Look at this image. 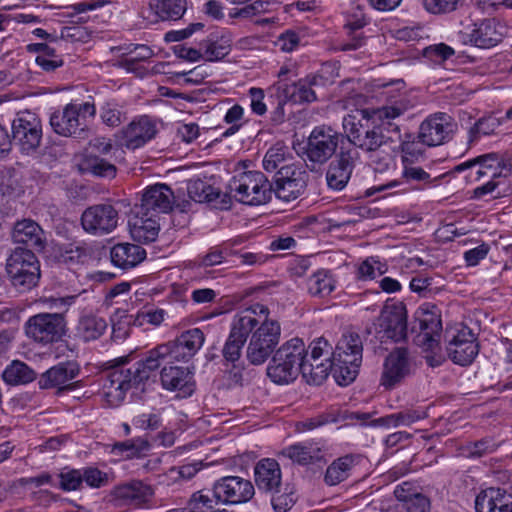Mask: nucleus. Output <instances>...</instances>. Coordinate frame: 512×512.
<instances>
[{"label":"nucleus","mask_w":512,"mask_h":512,"mask_svg":"<svg viewBox=\"0 0 512 512\" xmlns=\"http://www.w3.org/2000/svg\"><path fill=\"white\" fill-rule=\"evenodd\" d=\"M387 89V104L377 110H357L354 114L344 116L342 127L347 137V145L340 146L335 158L330 162L326 181L328 187L340 191L344 189L355 168L359 158L357 149L369 153L374 157L382 153L379 158L373 159L376 170H385L391 162L390 152L392 144L401 141L400 127L393 122L413 107L409 96L402 92L405 83L397 79L381 85Z\"/></svg>","instance_id":"1"},{"label":"nucleus","mask_w":512,"mask_h":512,"mask_svg":"<svg viewBox=\"0 0 512 512\" xmlns=\"http://www.w3.org/2000/svg\"><path fill=\"white\" fill-rule=\"evenodd\" d=\"M309 363L308 350L300 338L283 343L273 354L267 367L268 377L277 384H288L301 373L309 384L320 385L327 378V367Z\"/></svg>","instance_id":"2"},{"label":"nucleus","mask_w":512,"mask_h":512,"mask_svg":"<svg viewBox=\"0 0 512 512\" xmlns=\"http://www.w3.org/2000/svg\"><path fill=\"white\" fill-rule=\"evenodd\" d=\"M242 322L249 320L246 336L250 340L246 349L247 360L252 365H261L273 354L280 342L281 325L270 318L267 306L256 303L239 311Z\"/></svg>","instance_id":"3"},{"label":"nucleus","mask_w":512,"mask_h":512,"mask_svg":"<svg viewBox=\"0 0 512 512\" xmlns=\"http://www.w3.org/2000/svg\"><path fill=\"white\" fill-rule=\"evenodd\" d=\"M166 358H169L168 349L161 344L150 350L144 360L130 367L121 365L110 370L103 384V396L107 403L113 407L119 406L127 391L148 380Z\"/></svg>","instance_id":"4"},{"label":"nucleus","mask_w":512,"mask_h":512,"mask_svg":"<svg viewBox=\"0 0 512 512\" xmlns=\"http://www.w3.org/2000/svg\"><path fill=\"white\" fill-rule=\"evenodd\" d=\"M363 344L360 336L355 332H346L338 341L332 353V361L326 360L323 365L340 385H348L355 380L362 363Z\"/></svg>","instance_id":"5"},{"label":"nucleus","mask_w":512,"mask_h":512,"mask_svg":"<svg viewBox=\"0 0 512 512\" xmlns=\"http://www.w3.org/2000/svg\"><path fill=\"white\" fill-rule=\"evenodd\" d=\"M347 137L334 130L331 126H316L310 132L302 151L298 155L304 160L310 171H316L326 164L334 155L337 148L346 145Z\"/></svg>","instance_id":"6"},{"label":"nucleus","mask_w":512,"mask_h":512,"mask_svg":"<svg viewBox=\"0 0 512 512\" xmlns=\"http://www.w3.org/2000/svg\"><path fill=\"white\" fill-rule=\"evenodd\" d=\"M228 189L239 203L249 206L264 205L271 201L273 184L261 171H244L232 177Z\"/></svg>","instance_id":"7"},{"label":"nucleus","mask_w":512,"mask_h":512,"mask_svg":"<svg viewBox=\"0 0 512 512\" xmlns=\"http://www.w3.org/2000/svg\"><path fill=\"white\" fill-rule=\"evenodd\" d=\"M6 272L12 286L19 292L36 287L41 276L40 263L30 249L16 247L6 261Z\"/></svg>","instance_id":"8"},{"label":"nucleus","mask_w":512,"mask_h":512,"mask_svg":"<svg viewBox=\"0 0 512 512\" xmlns=\"http://www.w3.org/2000/svg\"><path fill=\"white\" fill-rule=\"evenodd\" d=\"M95 114L96 107L93 103H70L63 110L51 114L50 125L61 136L86 138L89 132L86 118H93Z\"/></svg>","instance_id":"9"},{"label":"nucleus","mask_w":512,"mask_h":512,"mask_svg":"<svg viewBox=\"0 0 512 512\" xmlns=\"http://www.w3.org/2000/svg\"><path fill=\"white\" fill-rule=\"evenodd\" d=\"M416 333L415 343L426 351H434L440 341L442 331L441 314L434 304L421 305L414 314L411 328Z\"/></svg>","instance_id":"10"},{"label":"nucleus","mask_w":512,"mask_h":512,"mask_svg":"<svg viewBox=\"0 0 512 512\" xmlns=\"http://www.w3.org/2000/svg\"><path fill=\"white\" fill-rule=\"evenodd\" d=\"M24 331L30 340L46 346L66 335L67 323L62 313H38L28 318Z\"/></svg>","instance_id":"11"},{"label":"nucleus","mask_w":512,"mask_h":512,"mask_svg":"<svg viewBox=\"0 0 512 512\" xmlns=\"http://www.w3.org/2000/svg\"><path fill=\"white\" fill-rule=\"evenodd\" d=\"M12 143L24 153L37 150L42 141V124L39 117L30 112H19L12 122Z\"/></svg>","instance_id":"12"},{"label":"nucleus","mask_w":512,"mask_h":512,"mask_svg":"<svg viewBox=\"0 0 512 512\" xmlns=\"http://www.w3.org/2000/svg\"><path fill=\"white\" fill-rule=\"evenodd\" d=\"M308 178L302 167L294 164L281 166L274 177L273 194L283 201H293L306 190Z\"/></svg>","instance_id":"13"},{"label":"nucleus","mask_w":512,"mask_h":512,"mask_svg":"<svg viewBox=\"0 0 512 512\" xmlns=\"http://www.w3.org/2000/svg\"><path fill=\"white\" fill-rule=\"evenodd\" d=\"M456 129L457 124L450 115L438 112L421 123L418 138L429 147L438 146L449 141Z\"/></svg>","instance_id":"14"},{"label":"nucleus","mask_w":512,"mask_h":512,"mask_svg":"<svg viewBox=\"0 0 512 512\" xmlns=\"http://www.w3.org/2000/svg\"><path fill=\"white\" fill-rule=\"evenodd\" d=\"M255 494L251 481L238 476H225L213 485V496L223 504H240L249 501Z\"/></svg>","instance_id":"15"},{"label":"nucleus","mask_w":512,"mask_h":512,"mask_svg":"<svg viewBox=\"0 0 512 512\" xmlns=\"http://www.w3.org/2000/svg\"><path fill=\"white\" fill-rule=\"evenodd\" d=\"M118 211L111 204H96L86 208L81 215L83 229L92 235H105L118 224Z\"/></svg>","instance_id":"16"},{"label":"nucleus","mask_w":512,"mask_h":512,"mask_svg":"<svg viewBox=\"0 0 512 512\" xmlns=\"http://www.w3.org/2000/svg\"><path fill=\"white\" fill-rule=\"evenodd\" d=\"M153 495L154 490L150 485L137 480L119 484L110 492L111 502L116 506L133 508H140L149 503Z\"/></svg>","instance_id":"17"},{"label":"nucleus","mask_w":512,"mask_h":512,"mask_svg":"<svg viewBox=\"0 0 512 512\" xmlns=\"http://www.w3.org/2000/svg\"><path fill=\"white\" fill-rule=\"evenodd\" d=\"M175 197L172 189L162 183L148 186L141 198V203L136 206L140 213H148L159 217L160 214L169 213L174 205Z\"/></svg>","instance_id":"18"},{"label":"nucleus","mask_w":512,"mask_h":512,"mask_svg":"<svg viewBox=\"0 0 512 512\" xmlns=\"http://www.w3.org/2000/svg\"><path fill=\"white\" fill-rule=\"evenodd\" d=\"M80 366L75 361L61 362L41 374L38 385L40 389H56L58 393L72 390V381L79 375Z\"/></svg>","instance_id":"19"},{"label":"nucleus","mask_w":512,"mask_h":512,"mask_svg":"<svg viewBox=\"0 0 512 512\" xmlns=\"http://www.w3.org/2000/svg\"><path fill=\"white\" fill-rule=\"evenodd\" d=\"M446 349L449 358L455 364L466 366L471 364L478 355L479 344L473 331L463 327L448 341Z\"/></svg>","instance_id":"20"},{"label":"nucleus","mask_w":512,"mask_h":512,"mask_svg":"<svg viewBox=\"0 0 512 512\" xmlns=\"http://www.w3.org/2000/svg\"><path fill=\"white\" fill-rule=\"evenodd\" d=\"M163 389L175 392L178 398L190 397L196 388L194 374L188 367L165 366L160 372Z\"/></svg>","instance_id":"21"},{"label":"nucleus","mask_w":512,"mask_h":512,"mask_svg":"<svg viewBox=\"0 0 512 512\" xmlns=\"http://www.w3.org/2000/svg\"><path fill=\"white\" fill-rule=\"evenodd\" d=\"M321 80L322 78L317 75H310L290 84L278 80L269 88V91L284 94V98L294 103H310L317 98L313 87L317 86Z\"/></svg>","instance_id":"22"},{"label":"nucleus","mask_w":512,"mask_h":512,"mask_svg":"<svg viewBox=\"0 0 512 512\" xmlns=\"http://www.w3.org/2000/svg\"><path fill=\"white\" fill-rule=\"evenodd\" d=\"M205 337L199 328L189 329L181 333L175 340L164 343L168 349L169 358L174 361L190 360L202 347Z\"/></svg>","instance_id":"23"},{"label":"nucleus","mask_w":512,"mask_h":512,"mask_svg":"<svg viewBox=\"0 0 512 512\" xmlns=\"http://www.w3.org/2000/svg\"><path fill=\"white\" fill-rule=\"evenodd\" d=\"M410 372L408 351L405 348H397L385 359L381 384L392 389L398 385Z\"/></svg>","instance_id":"24"},{"label":"nucleus","mask_w":512,"mask_h":512,"mask_svg":"<svg viewBox=\"0 0 512 512\" xmlns=\"http://www.w3.org/2000/svg\"><path fill=\"white\" fill-rule=\"evenodd\" d=\"M381 342L390 339L394 342L402 341L407 336V316L404 308H395L382 313L377 331Z\"/></svg>","instance_id":"25"},{"label":"nucleus","mask_w":512,"mask_h":512,"mask_svg":"<svg viewBox=\"0 0 512 512\" xmlns=\"http://www.w3.org/2000/svg\"><path fill=\"white\" fill-rule=\"evenodd\" d=\"M255 484L266 493L281 492L282 472L279 463L272 458H264L254 467Z\"/></svg>","instance_id":"26"},{"label":"nucleus","mask_w":512,"mask_h":512,"mask_svg":"<svg viewBox=\"0 0 512 512\" xmlns=\"http://www.w3.org/2000/svg\"><path fill=\"white\" fill-rule=\"evenodd\" d=\"M12 238L15 243L24 244L35 251L41 252L46 247V235L38 223L31 219L17 221L14 225Z\"/></svg>","instance_id":"27"},{"label":"nucleus","mask_w":512,"mask_h":512,"mask_svg":"<svg viewBox=\"0 0 512 512\" xmlns=\"http://www.w3.org/2000/svg\"><path fill=\"white\" fill-rule=\"evenodd\" d=\"M125 146L128 149H136L155 137L157 128L155 122L149 116H141L128 124L122 131Z\"/></svg>","instance_id":"28"},{"label":"nucleus","mask_w":512,"mask_h":512,"mask_svg":"<svg viewBox=\"0 0 512 512\" xmlns=\"http://www.w3.org/2000/svg\"><path fill=\"white\" fill-rule=\"evenodd\" d=\"M128 225L132 238L142 243L155 241L160 231L159 217L148 213L142 214L136 208L134 215L129 219Z\"/></svg>","instance_id":"29"},{"label":"nucleus","mask_w":512,"mask_h":512,"mask_svg":"<svg viewBox=\"0 0 512 512\" xmlns=\"http://www.w3.org/2000/svg\"><path fill=\"white\" fill-rule=\"evenodd\" d=\"M476 512H512V495L504 489L489 487L475 499Z\"/></svg>","instance_id":"30"},{"label":"nucleus","mask_w":512,"mask_h":512,"mask_svg":"<svg viewBox=\"0 0 512 512\" xmlns=\"http://www.w3.org/2000/svg\"><path fill=\"white\" fill-rule=\"evenodd\" d=\"M249 320L242 322L239 312L233 317L229 337L222 350L223 357L229 362L237 361L242 352V348L247 341L246 330Z\"/></svg>","instance_id":"31"},{"label":"nucleus","mask_w":512,"mask_h":512,"mask_svg":"<svg viewBox=\"0 0 512 512\" xmlns=\"http://www.w3.org/2000/svg\"><path fill=\"white\" fill-rule=\"evenodd\" d=\"M145 257L146 251L136 244L118 243L110 250L111 262L122 270H128L137 266Z\"/></svg>","instance_id":"32"},{"label":"nucleus","mask_w":512,"mask_h":512,"mask_svg":"<svg viewBox=\"0 0 512 512\" xmlns=\"http://www.w3.org/2000/svg\"><path fill=\"white\" fill-rule=\"evenodd\" d=\"M107 327L108 323L105 318L92 312H85L79 316L75 331L81 340L90 342L99 339Z\"/></svg>","instance_id":"33"},{"label":"nucleus","mask_w":512,"mask_h":512,"mask_svg":"<svg viewBox=\"0 0 512 512\" xmlns=\"http://www.w3.org/2000/svg\"><path fill=\"white\" fill-rule=\"evenodd\" d=\"M501 28L494 19H485L472 31L469 42L481 49H489L502 41Z\"/></svg>","instance_id":"34"},{"label":"nucleus","mask_w":512,"mask_h":512,"mask_svg":"<svg viewBox=\"0 0 512 512\" xmlns=\"http://www.w3.org/2000/svg\"><path fill=\"white\" fill-rule=\"evenodd\" d=\"M232 39L230 35L211 34L200 43L203 51V59L206 61H218L227 56L231 51Z\"/></svg>","instance_id":"35"},{"label":"nucleus","mask_w":512,"mask_h":512,"mask_svg":"<svg viewBox=\"0 0 512 512\" xmlns=\"http://www.w3.org/2000/svg\"><path fill=\"white\" fill-rule=\"evenodd\" d=\"M281 455L299 465H309L323 459L322 450L313 445L302 443L294 444L284 448Z\"/></svg>","instance_id":"36"},{"label":"nucleus","mask_w":512,"mask_h":512,"mask_svg":"<svg viewBox=\"0 0 512 512\" xmlns=\"http://www.w3.org/2000/svg\"><path fill=\"white\" fill-rule=\"evenodd\" d=\"M394 494L406 512H428L430 509L429 499L421 493L411 492L408 484L397 486Z\"/></svg>","instance_id":"37"},{"label":"nucleus","mask_w":512,"mask_h":512,"mask_svg":"<svg viewBox=\"0 0 512 512\" xmlns=\"http://www.w3.org/2000/svg\"><path fill=\"white\" fill-rule=\"evenodd\" d=\"M150 7L158 19L176 21L183 17L187 9L186 0H151Z\"/></svg>","instance_id":"38"},{"label":"nucleus","mask_w":512,"mask_h":512,"mask_svg":"<svg viewBox=\"0 0 512 512\" xmlns=\"http://www.w3.org/2000/svg\"><path fill=\"white\" fill-rule=\"evenodd\" d=\"M427 413L422 409H406L394 414H390L371 422L374 426L398 427L410 426L413 423L423 420Z\"/></svg>","instance_id":"39"},{"label":"nucleus","mask_w":512,"mask_h":512,"mask_svg":"<svg viewBox=\"0 0 512 512\" xmlns=\"http://www.w3.org/2000/svg\"><path fill=\"white\" fill-rule=\"evenodd\" d=\"M409 287L421 297L429 298L439 293L443 287V279L438 275L419 273L412 277Z\"/></svg>","instance_id":"40"},{"label":"nucleus","mask_w":512,"mask_h":512,"mask_svg":"<svg viewBox=\"0 0 512 512\" xmlns=\"http://www.w3.org/2000/svg\"><path fill=\"white\" fill-rule=\"evenodd\" d=\"M355 465V459L352 455H345L334 460L326 469L324 481L330 486H335L345 481Z\"/></svg>","instance_id":"41"},{"label":"nucleus","mask_w":512,"mask_h":512,"mask_svg":"<svg viewBox=\"0 0 512 512\" xmlns=\"http://www.w3.org/2000/svg\"><path fill=\"white\" fill-rule=\"evenodd\" d=\"M307 289L311 296L324 298L335 289V280L329 271L320 269L308 278Z\"/></svg>","instance_id":"42"},{"label":"nucleus","mask_w":512,"mask_h":512,"mask_svg":"<svg viewBox=\"0 0 512 512\" xmlns=\"http://www.w3.org/2000/svg\"><path fill=\"white\" fill-rule=\"evenodd\" d=\"M3 380L11 385L30 383L36 379V373L26 363L15 360L3 372Z\"/></svg>","instance_id":"43"},{"label":"nucleus","mask_w":512,"mask_h":512,"mask_svg":"<svg viewBox=\"0 0 512 512\" xmlns=\"http://www.w3.org/2000/svg\"><path fill=\"white\" fill-rule=\"evenodd\" d=\"M502 121L495 115H489L478 119L469 129L468 143L474 144L481 136H489L496 132Z\"/></svg>","instance_id":"44"},{"label":"nucleus","mask_w":512,"mask_h":512,"mask_svg":"<svg viewBox=\"0 0 512 512\" xmlns=\"http://www.w3.org/2000/svg\"><path fill=\"white\" fill-rule=\"evenodd\" d=\"M123 50L117 65H132L133 62H145L154 56V51L144 44H130L119 48Z\"/></svg>","instance_id":"45"},{"label":"nucleus","mask_w":512,"mask_h":512,"mask_svg":"<svg viewBox=\"0 0 512 512\" xmlns=\"http://www.w3.org/2000/svg\"><path fill=\"white\" fill-rule=\"evenodd\" d=\"M100 117L105 125L118 127L127 119V113L116 100L108 99L100 108Z\"/></svg>","instance_id":"46"},{"label":"nucleus","mask_w":512,"mask_h":512,"mask_svg":"<svg viewBox=\"0 0 512 512\" xmlns=\"http://www.w3.org/2000/svg\"><path fill=\"white\" fill-rule=\"evenodd\" d=\"M149 449V443L142 438L129 439L117 442L113 446V452L126 458H134Z\"/></svg>","instance_id":"47"},{"label":"nucleus","mask_w":512,"mask_h":512,"mask_svg":"<svg viewBox=\"0 0 512 512\" xmlns=\"http://www.w3.org/2000/svg\"><path fill=\"white\" fill-rule=\"evenodd\" d=\"M132 321V316L127 314L125 310L115 311L111 316L112 338L114 340H123L128 337Z\"/></svg>","instance_id":"48"},{"label":"nucleus","mask_w":512,"mask_h":512,"mask_svg":"<svg viewBox=\"0 0 512 512\" xmlns=\"http://www.w3.org/2000/svg\"><path fill=\"white\" fill-rule=\"evenodd\" d=\"M309 363H321L326 360L332 361V345L323 337L317 338L310 345Z\"/></svg>","instance_id":"49"},{"label":"nucleus","mask_w":512,"mask_h":512,"mask_svg":"<svg viewBox=\"0 0 512 512\" xmlns=\"http://www.w3.org/2000/svg\"><path fill=\"white\" fill-rule=\"evenodd\" d=\"M474 161H483L487 166L495 167L494 171L497 174V178H506L512 171V163L498 153L484 154L476 157Z\"/></svg>","instance_id":"50"},{"label":"nucleus","mask_w":512,"mask_h":512,"mask_svg":"<svg viewBox=\"0 0 512 512\" xmlns=\"http://www.w3.org/2000/svg\"><path fill=\"white\" fill-rule=\"evenodd\" d=\"M422 143L416 141H402V163L403 166L414 165L424 159V149Z\"/></svg>","instance_id":"51"},{"label":"nucleus","mask_w":512,"mask_h":512,"mask_svg":"<svg viewBox=\"0 0 512 512\" xmlns=\"http://www.w3.org/2000/svg\"><path fill=\"white\" fill-rule=\"evenodd\" d=\"M218 503L214 496L210 497L208 494H204L203 491H197L192 494L185 509L188 512H212L214 504Z\"/></svg>","instance_id":"52"},{"label":"nucleus","mask_w":512,"mask_h":512,"mask_svg":"<svg viewBox=\"0 0 512 512\" xmlns=\"http://www.w3.org/2000/svg\"><path fill=\"white\" fill-rule=\"evenodd\" d=\"M59 487L64 491L80 490L83 486L81 469H71L59 474Z\"/></svg>","instance_id":"53"},{"label":"nucleus","mask_w":512,"mask_h":512,"mask_svg":"<svg viewBox=\"0 0 512 512\" xmlns=\"http://www.w3.org/2000/svg\"><path fill=\"white\" fill-rule=\"evenodd\" d=\"M286 148L274 145L268 149L263 158V168L267 172H273L285 161Z\"/></svg>","instance_id":"54"},{"label":"nucleus","mask_w":512,"mask_h":512,"mask_svg":"<svg viewBox=\"0 0 512 512\" xmlns=\"http://www.w3.org/2000/svg\"><path fill=\"white\" fill-rule=\"evenodd\" d=\"M271 504L275 512H287L294 505L296 498L291 488L286 486L282 493H272Z\"/></svg>","instance_id":"55"},{"label":"nucleus","mask_w":512,"mask_h":512,"mask_svg":"<svg viewBox=\"0 0 512 512\" xmlns=\"http://www.w3.org/2000/svg\"><path fill=\"white\" fill-rule=\"evenodd\" d=\"M83 482L91 488H100L107 484L108 476L98 468L86 467L81 469Z\"/></svg>","instance_id":"56"},{"label":"nucleus","mask_w":512,"mask_h":512,"mask_svg":"<svg viewBox=\"0 0 512 512\" xmlns=\"http://www.w3.org/2000/svg\"><path fill=\"white\" fill-rule=\"evenodd\" d=\"M462 0H423L425 9L433 14L454 11Z\"/></svg>","instance_id":"57"},{"label":"nucleus","mask_w":512,"mask_h":512,"mask_svg":"<svg viewBox=\"0 0 512 512\" xmlns=\"http://www.w3.org/2000/svg\"><path fill=\"white\" fill-rule=\"evenodd\" d=\"M89 170L99 177H114L116 167L102 158H94L88 162Z\"/></svg>","instance_id":"58"},{"label":"nucleus","mask_w":512,"mask_h":512,"mask_svg":"<svg viewBox=\"0 0 512 512\" xmlns=\"http://www.w3.org/2000/svg\"><path fill=\"white\" fill-rule=\"evenodd\" d=\"M402 176L408 182H419L423 184H429L432 182L430 174L421 167L415 165L403 166Z\"/></svg>","instance_id":"59"},{"label":"nucleus","mask_w":512,"mask_h":512,"mask_svg":"<svg viewBox=\"0 0 512 512\" xmlns=\"http://www.w3.org/2000/svg\"><path fill=\"white\" fill-rule=\"evenodd\" d=\"M250 97V108L252 112L258 116H262L266 113L267 107L264 103V90L257 87H252L248 91Z\"/></svg>","instance_id":"60"},{"label":"nucleus","mask_w":512,"mask_h":512,"mask_svg":"<svg viewBox=\"0 0 512 512\" xmlns=\"http://www.w3.org/2000/svg\"><path fill=\"white\" fill-rule=\"evenodd\" d=\"M134 422L145 430H157L162 425L160 413H142L135 418Z\"/></svg>","instance_id":"61"},{"label":"nucleus","mask_w":512,"mask_h":512,"mask_svg":"<svg viewBox=\"0 0 512 512\" xmlns=\"http://www.w3.org/2000/svg\"><path fill=\"white\" fill-rule=\"evenodd\" d=\"M203 23H192L187 28L181 30H172L165 34V41L178 42L190 37L195 31L202 30Z\"/></svg>","instance_id":"62"},{"label":"nucleus","mask_w":512,"mask_h":512,"mask_svg":"<svg viewBox=\"0 0 512 512\" xmlns=\"http://www.w3.org/2000/svg\"><path fill=\"white\" fill-rule=\"evenodd\" d=\"M207 189H210V186H207L203 181H195L190 183L188 186V194L191 199L196 202L210 201L209 193Z\"/></svg>","instance_id":"63"},{"label":"nucleus","mask_w":512,"mask_h":512,"mask_svg":"<svg viewBox=\"0 0 512 512\" xmlns=\"http://www.w3.org/2000/svg\"><path fill=\"white\" fill-rule=\"evenodd\" d=\"M489 252V246L485 243L470 249L464 253V259L468 266L477 265Z\"/></svg>","instance_id":"64"}]
</instances>
